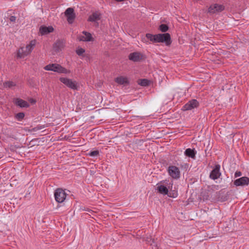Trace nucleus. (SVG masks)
Wrapping results in <instances>:
<instances>
[{
	"label": "nucleus",
	"mask_w": 249,
	"mask_h": 249,
	"mask_svg": "<svg viewBox=\"0 0 249 249\" xmlns=\"http://www.w3.org/2000/svg\"><path fill=\"white\" fill-rule=\"evenodd\" d=\"M65 42L62 40H57L53 45V48L56 52H58L64 48Z\"/></svg>",
	"instance_id": "obj_18"
},
{
	"label": "nucleus",
	"mask_w": 249,
	"mask_h": 249,
	"mask_svg": "<svg viewBox=\"0 0 249 249\" xmlns=\"http://www.w3.org/2000/svg\"><path fill=\"white\" fill-rule=\"evenodd\" d=\"M224 10V6L223 5L214 4L211 5L208 9V12L211 14L218 13Z\"/></svg>",
	"instance_id": "obj_8"
},
{
	"label": "nucleus",
	"mask_w": 249,
	"mask_h": 249,
	"mask_svg": "<svg viewBox=\"0 0 249 249\" xmlns=\"http://www.w3.org/2000/svg\"><path fill=\"white\" fill-rule=\"evenodd\" d=\"M15 104L20 107H29V104L26 101L20 98H16L14 100Z\"/></svg>",
	"instance_id": "obj_13"
},
{
	"label": "nucleus",
	"mask_w": 249,
	"mask_h": 249,
	"mask_svg": "<svg viewBox=\"0 0 249 249\" xmlns=\"http://www.w3.org/2000/svg\"><path fill=\"white\" fill-rule=\"evenodd\" d=\"M25 114L23 112H19L16 114L15 118L18 121H21L24 117Z\"/></svg>",
	"instance_id": "obj_25"
},
{
	"label": "nucleus",
	"mask_w": 249,
	"mask_h": 249,
	"mask_svg": "<svg viewBox=\"0 0 249 249\" xmlns=\"http://www.w3.org/2000/svg\"><path fill=\"white\" fill-rule=\"evenodd\" d=\"M196 151L195 149L187 148L184 151V155L189 158L195 159Z\"/></svg>",
	"instance_id": "obj_17"
},
{
	"label": "nucleus",
	"mask_w": 249,
	"mask_h": 249,
	"mask_svg": "<svg viewBox=\"0 0 249 249\" xmlns=\"http://www.w3.org/2000/svg\"><path fill=\"white\" fill-rule=\"evenodd\" d=\"M44 69L46 71H51L59 73L69 74L71 72L70 70H67L60 65L56 63L50 64L46 65Z\"/></svg>",
	"instance_id": "obj_2"
},
{
	"label": "nucleus",
	"mask_w": 249,
	"mask_h": 249,
	"mask_svg": "<svg viewBox=\"0 0 249 249\" xmlns=\"http://www.w3.org/2000/svg\"><path fill=\"white\" fill-rule=\"evenodd\" d=\"M233 183L236 186H247L249 184V178L247 177H241L235 180Z\"/></svg>",
	"instance_id": "obj_11"
},
{
	"label": "nucleus",
	"mask_w": 249,
	"mask_h": 249,
	"mask_svg": "<svg viewBox=\"0 0 249 249\" xmlns=\"http://www.w3.org/2000/svg\"><path fill=\"white\" fill-rule=\"evenodd\" d=\"M145 37L147 40L145 38H143L142 41L147 44L157 43V34L153 35L150 33L146 34Z\"/></svg>",
	"instance_id": "obj_12"
},
{
	"label": "nucleus",
	"mask_w": 249,
	"mask_h": 249,
	"mask_svg": "<svg viewBox=\"0 0 249 249\" xmlns=\"http://www.w3.org/2000/svg\"><path fill=\"white\" fill-rule=\"evenodd\" d=\"M159 29L161 32L165 33L168 30L169 27L166 24H161L160 25Z\"/></svg>",
	"instance_id": "obj_24"
},
{
	"label": "nucleus",
	"mask_w": 249,
	"mask_h": 249,
	"mask_svg": "<svg viewBox=\"0 0 249 249\" xmlns=\"http://www.w3.org/2000/svg\"><path fill=\"white\" fill-rule=\"evenodd\" d=\"M157 43H164L166 46H169L171 43V38L169 34H157Z\"/></svg>",
	"instance_id": "obj_4"
},
{
	"label": "nucleus",
	"mask_w": 249,
	"mask_h": 249,
	"mask_svg": "<svg viewBox=\"0 0 249 249\" xmlns=\"http://www.w3.org/2000/svg\"><path fill=\"white\" fill-rule=\"evenodd\" d=\"M199 102L196 99H192L188 101L182 108L183 111L191 110L199 106Z\"/></svg>",
	"instance_id": "obj_7"
},
{
	"label": "nucleus",
	"mask_w": 249,
	"mask_h": 249,
	"mask_svg": "<svg viewBox=\"0 0 249 249\" xmlns=\"http://www.w3.org/2000/svg\"><path fill=\"white\" fill-rule=\"evenodd\" d=\"M139 84L142 86H147L149 84V81L146 79H141Z\"/></svg>",
	"instance_id": "obj_26"
},
{
	"label": "nucleus",
	"mask_w": 249,
	"mask_h": 249,
	"mask_svg": "<svg viewBox=\"0 0 249 249\" xmlns=\"http://www.w3.org/2000/svg\"><path fill=\"white\" fill-rule=\"evenodd\" d=\"M142 58V55L140 53L134 52L129 55V59L133 61L137 62Z\"/></svg>",
	"instance_id": "obj_16"
},
{
	"label": "nucleus",
	"mask_w": 249,
	"mask_h": 249,
	"mask_svg": "<svg viewBox=\"0 0 249 249\" xmlns=\"http://www.w3.org/2000/svg\"><path fill=\"white\" fill-rule=\"evenodd\" d=\"M76 52L78 55H81L85 52V50L82 48H78L76 50Z\"/></svg>",
	"instance_id": "obj_28"
},
{
	"label": "nucleus",
	"mask_w": 249,
	"mask_h": 249,
	"mask_svg": "<svg viewBox=\"0 0 249 249\" xmlns=\"http://www.w3.org/2000/svg\"><path fill=\"white\" fill-rule=\"evenodd\" d=\"M83 34L84 35L80 36H79V39L81 41H90L92 39L91 35L86 31H83Z\"/></svg>",
	"instance_id": "obj_14"
},
{
	"label": "nucleus",
	"mask_w": 249,
	"mask_h": 249,
	"mask_svg": "<svg viewBox=\"0 0 249 249\" xmlns=\"http://www.w3.org/2000/svg\"><path fill=\"white\" fill-rule=\"evenodd\" d=\"M167 195L168 196H169L170 197L175 198L178 196V193H177V192L174 191L172 193L170 192L169 194H168Z\"/></svg>",
	"instance_id": "obj_29"
},
{
	"label": "nucleus",
	"mask_w": 249,
	"mask_h": 249,
	"mask_svg": "<svg viewBox=\"0 0 249 249\" xmlns=\"http://www.w3.org/2000/svg\"><path fill=\"white\" fill-rule=\"evenodd\" d=\"M115 81L119 85H126L129 83L128 79L122 76L116 77Z\"/></svg>",
	"instance_id": "obj_19"
},
{
	"label": "nucleus",
	"mask_w": 249,
	"mask_h": 249,
	"mask_svg": "<svg viewBox=\"0 0 249 249\" xmlns=\"http://www.w3.org/2000/svg\"><path fill=\"white\" fill-rule=\"evenodd\" d=\"M169 175L174 179H178L180 177L179 168L175 165H170L167 169Z\"/></svg>",
	"instance_id": "obj_6"
},
{
	"label": "nucleus",
	"mask_w": 249,
	"mask_h": 249,
	"mask_svg": "<svg viewBox=\"0 0 249 249\" xmlns=\"http://www.w3.org/2000/svg\"><path fill=\"white\" fill-rule=\"evenodd\" d=\"M242 176V173L240 171H236L234 174V177L237 178Z\"/></svg>",
	"instance_id": "obj_30"
},
{
	"label": "nucleus",
	"mask_w": 249,
	"mask_h": 249,
	"mask_svg": "<svg viewBox=\"0 0 249 249\" xmlns=\"http://www.w3.org/2000/svg\"><path fill=\"white\" fill-rule=\"evenodd\" d=\"M5 88H11L16 86V84L12 81H6L3 83Z\"/></svg>",
	"instance_id": "obj_23"
},
{
	"label": "nucleus",
	"mask_w": 249,
	"mask_h": 249,
	"mask_svg": "<svg viewBox=\"0 0 249 249\" xmlns=\"http://www.w3.org/2000/svg\"><path fill=\"white\" fill-rule=\"evenodd\" d=\"M53 28L52 26H41L39 28V32L41 35H45L53 32Z\"/></svg>",
	"instance_id": "obj_15"
},
{
	"label": "nucleus",
	"mask_w": 249,
	"mask_h": 249,
	"mask_svg": "<svg viewBox=\"0 0 249 249\" xmlns=\"http://www.w3.org/2000/svg\"><path fill=\"white\" fill-rule=\"evenodd\" d=\"M173 182L169 180H163L157 184V189L158 192L162 195H168L169 190L172 189Z\"/></svg>",
	"instance_id": "obj_1"
},
{
	"label": "nucleus",
	"mask_w": 249,
	"mask_h": 249,
	"mask_svg": "<svg viewBox=\"0 0 249 249\" xmlns=\"http://www.w3.org/2000/svg\"><path fill=\"white\" fill-rule=\"evenodd\" d=\"M32 102H33V103H35V101H34L33 100L32 101Z\"/></svg>",
	"instance_id": "obj_32"
},
{
	"label": "nucleus",
	"mask_w": 249,
	"mask_h": 249,
	"mask_svg": "<svg viewBox=\"0 0 249 249\" xmlns=\"http://www.w3.org/2000/svg\"><path fill=\"white\" fill-rule=\"evenodd\" d=\"M29 54L27 53L25 47H22L19 48L18 52V57L23 58Z\"/></svg>",
	"instance_id": "obj_20"
},
{
	"label": "nucleus",
	"mask_w": 249,
	"mask_h": 249,
	"mask_svg": "<svg viewBox=\"0 0 249 249\" xmlns=\"http://www.w3.org/2000/svg\"><path fill=\"white\" fill-rule=\"evenodd\" d=\"M36 44V40H32L30 41V43L25 47L27 52L29 53V54L31 53L32 51L35 47Z\"/></svg>",
	"instance_id": "obj_21"
},
{
	"label": "nucleus",
	"mask_w": 249,
	"mask_h": 249,
	"mask_svg": "<svg viewBox=\"0 0 249 249\" xmlns=\"http://www.w3.org/2000/svg\"><path fill=\"white\" fill-rule=\"evenodd\" d=\"M67 194L62 188L56 189L54 193L55 200L58 203H62L66 199Z\"/></svg>",
	"instance_id": "obj_5"
},
{
	"label": "nucleus",
	"mask_w": 249,
	"mask_h": 249,
	"mask_svg": "<svg viewBox=\"0 0 249 249\" xmlns=\"http://www.w3.org/2000/svg\"><path fill=\"white\" fill-rule=\"evenodd\" d=\"M59 80L66 87L71 89L77 90L78 89L77 82L75 80L65 77H60Z\"/></svg>",
	"instance_id": "obj_3"
},
{
	"label": "nucleus",
	"mask_w": 249,
	"mask_h": 249,
	"mask_svg": "<svg viewBox=\"0 0 249 249\" xmlns=\"http://www.w3.org/2000/svg\"><path fill=\"white\" fill-rule=\"evenodd\" d=\"M220 165L219 164L215 165L214 168L210 174V178L213 180H215L218 178L221 175V173L220 172Z\"/></svg>",
	"instance_id": "obj_10"
},
{
	"label": "nucleus",
	"mask_w": 249,
	"mask_h": 249,
	"mask_svg": "<svg viewBox=\"0 0 249 249\" xmlns=\"http://www.w3.org/2000/svg\"><path fill=\"white\" fill-rule=\"evenodd\" d=\"M9 20L12 22H15L16 20V17L14 16H11L9 18Z\"/></svg>",
	"instance_id": "obj_31"
},
{
	"label": "nucleus",
	"mask_w": 249,
	"mask_h": 249,
	"mask_svg": "<svg viewBox=\"0 0 249 249\" xmlns=\"http://www.w3.org/2000/svg\"><path fill=\"white\" fill-rule=\"evenodd\" d=\"M99 152L98 150H94V151H90L88 155L90 157H94L97 156L98 155H99Z\"/></svg>",
	"instance_id": "obj_27"
},
{
	"label": "nucleus",
	"mask_w": 249,
	"mask_h": 249,
	"mask_svg": "<svg viewBox=\"0 0 249 249\" xmlns=\"http://www.w3.org/2000/svg\"><path fill=\"white\" fill-rule=\"evenodd\" d=\"M65 15L67 18L68 22L70 24L72 23L75 18L74 9L71 7L67 8L65 12Z\"/></svg>",
	"instance_id": "obj_9"
},
{
	"label": "nucleus",
	"mask_w": 249,
	"mask_h": 249,
	"mask_svg": "<svg viewBox=\"0 0 249 249\" xmlns=\"http://www.w3.org/2000/svg\"><path fill=\"white\" fill-rule=\"evenodd\" d=\"M100 18V14L97 12H95L93 13L91 15H90L89 17L88 20L89 21L95 22L98 20H99Z\"/></svg>",
	"instance_id": "obj_22"
}]
</instances>
